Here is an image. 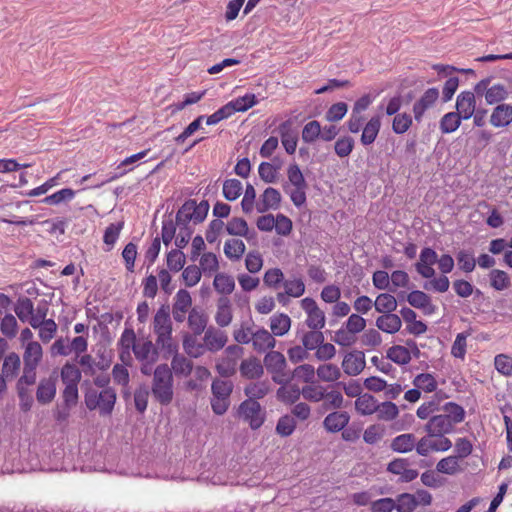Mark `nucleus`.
Wrapping results in <instances>:
<instances>
[{
    "label": "nucleus",
    "instance_id": "f257e3e1",
    "mask_svg": "<svg viewBox=\"0 0 512 512\" xmlns=\"http://www.w3.org/2000/svg\"><path fill=\"white\" fill-rule=\"evenodd\" d=\"M443 413L433 415L424 425L430 437L444 436L454 431L455 426L465 418V410L455 402H448L441 408Z\"/></svg>",
    "mask_w": 512,
    "mask_h": 512
},
{
    "label": "nucleus",
    "instance_id": "f03ea898",
    "mask_svg": "<svg viewBox=\"0 0 512 512\" xmlns=\"http://www.w3.org/2000/svg\"><path fill=\"white\" fill-rule=\"evenodd\" d=\"M153 331L156 337V346L168 358L178 351V344L172 338V321L170 306L163 304L159 307L153 318Z\"/></svg>",
    "mask_w": 512,
    "mask_h": 512
},
{
    "label": "nucleus",
    "instance_id": "7ed1b4c3",
    "mask_svg": "<svg viewBox=\"0 0 512 512\" xmlns=\"http://www.w3.org/2000/svg\"><path fill=\"white\" fill-rule=\"evenodd\" d=\"M442 274L450 273L454 268V259L450 254H443L438 258L436 251L430 247H424L419 255V260L414 264L415 269L423 278L431 279L435 276L434 264Z\"/></svg>",
    "mask_w": 512,
    "mask_h": 512
},
{
    "label": "nucleus",
    "instance_id": "20e7f679",
    "mask_svg": "<svg viewBox=\"0 0 512 512\" xmlns=\"http://www.w3.org/2000/svg\"><path fill=\"white\" fill-rule=\"evenodd\" d=\"M152 395L161 405H169L173 400V375L167 364L158 365L153 372Z\"/></svg>",
    "mask_w": 512,
    "mask_h": 512
},
{
    "label": "nucleus",
    "instance_id": "39448f33",
    "mask_svg": "<svg viewBox=\"0 0 512 512\" xmlns=\"http://www.w3.org/2000/svg\"><path fill=\"white\" fill-rule=\"evenodd\" d=\"M117 394L114 388H108L98 392L89 388L84 396L85 405L88 410L98 409L101 416H109L114 410Z\"/></svg>",
    "mask_w": 512,
    "mask_h": 512
},
{
    "label": "nucleus",
    "instance_id": "423d86ee",
    "mask_svg": "<svg viewBox=\"0 0 512 512\" xmlns=\"http://www.w3.org/2000/svg\"><path fill=\"white\" fill-rule=\"evenodd\" d=\"M263 365L272 375V380L276 384L286 385L293 379L291 372L286 369L287 361L281 352H268L264 357Z\"/></svg>",
    "mask_w": 512,
    "mask_h": 512
},
{
    "label": "nucleus",
    "instance_id": "0eeeda50",
    "mask_svg": "<svg viewBox=\"0 0 512 512\" xmlns=\"http://www.w3.org/2000/svg\"><path fill=\"white\" fill-rule=\"evenodd\" d=\"M209 211V203L206 200L197 203L196 200H187L176 214V225H189V222L194 224L201 223L205 220Z\"/></svg>",
    "mask_w": 512,
    "mask_h": 512
},
{
    "label": "nucleus",
    "instance_id": "6e6552de",
    "mask_svg": "<svg viewBox=\"0 0 512 512\" xmlns=\"http://www.w3.org/2000/svg\"><path fill=\"white\" fill-rule=\"evenodd\" d=\"M493 77L489 76L480 80L475 86L476 95L484 96L488 105L502 104L509 96L507 87L502 83H492Z\"/></svg>",
    "mask_w": 512,
    "mask_h": 512
},
{
    "label": "nucleus",
    "instance_id": "1a4fd4ad",
    "mask_svg": "<svg viewBox=\"0 0 512 512\" xmlns=\"http://www.w3.org/2000/svg\"><path fill=\"white\" fill-rule=\"evenodd\" d=\"M233 387V383L230 380H213L211 385V408L216 415H223L228 410Z\"/></svg>",
    "mask_w": 512,
    "mask_h": 512
},
{
    "label": "nucleus",
    "instance_id": "9d476101",
    "mask_svg": "<svg viewBox=\"0 0 512 512\" xmlns=\"http://www.w3.org/2000/svg\"><path fill=\"white\" fill-rule=\"evenodd\" d=\"M237 414L253 430L260 428L265 421V411L258 401L244 400L239 405Z\"/></svg>",
    "mask_w": 512,
    "mask_h": 512
},
{
    "label": "nucleus",
    "instance_id": "9b49d317",
    "mask_svg": "<svg viewBox=\"0 0 512 512\" xmlns=\"http://www.w3.org/2000/svg\"><path fill=\"white\" fill-rule=\"evenodd\" d=\"M301 307L307 314L305 323L308 328L321 330L325 326V313L318 307L313 298L306 297L302 299Z\"/></svg>",
    "mask_w": 512,
    "mask_h": 512
},
{
    "label": "nucleus",
    "instance_id": "f8f14e48",
    "mask_svg": "<svg viewBox=\"0 0 512 512\" xmlns=\"http://www.w3.org/2000/svg\"><path fill=\"white\" fill-rule=\"evenodd\" d=\"M57 371H53L48 377L42 378L36 390V399L39 404L47 405L50 404L57 392Z\"/></svg>",
    "mask_w": 512,
    "mask_h": 512
},
{
    "label": "nucleus",
    "instance_id": "ddd939ff",
    "mask_svg": "<svg viewBox=\"0 0 512 512\" xmlns=\"http://www.w3.org/2000/svg\"><path fill=\"white\" fill-rule=\"evenodd\" d=\"M203 341L204 348L210 352H217L225 347L228 336L225 331L210 326L205 330Z\"/></svg>",
    "mask_w": 512,
    "mask_h": 512
},
{
    "label": "nucleus",
    "instance_id": "4468645a",
    "mask_svg": "<svg viewBox=\"0 0 512 512\" xmlns=\"http://www.w3.org/2000/svg\"><path fill=\"white\" fill-rule=\"evenodd\" d=\"M281 143L285 151L292 155L295 153L298 143V133L293 130L291 120H286L278 126Z\"/></svg>",
    "mask_w": 512,
    "mask_h": 512
},
{
    "label": "nucleus",
    "instance_id": "2eb2a0df",
    "mask_svg": "<svg viewBox=\"0 0 512 512\" xmlns=\"http://www.w3.org/2000/svg\"><path fill=\"white\" fill-rule=\"evenodd\" d=\"M365 355L362 351H353L345 355L342 368L349 376L359 375L365 368Z\"/></svg>",
    "mask_w": 512,
    "mask_h": 512
},
{
    "label": "nucleus",
    "instance_id": "dca6fc26",
    "mask_svg": "<svg viewBox=\"0 0 512 512\" xmlns=\"http://www.w3.org/2000/svg\"><path fill=\"white\" fill-rule=\"evenodd\" d=\"M476 93L475 91H463L457 96L456 109L463 120L470 119L476 109Z\"/></svg>",
    "mask_w": 512,
    "mask_h": 512
},
{
    "label": "nucleus",
    "instance_id": "f3484780",
    "mask_svg": "<svg viewBox=\"0 0 512 512\" xmlns=\"http://www.w3.org/2000/svg\"><path fill=\"white\" fill-rule=\"evenodd\" d=\"M439 97V91L437 88H429L424 92L419 100L413 105L414 118L417 122L422 120V117L426 110L431 108Z\"/></svg>",
    "mask_w": 512,
    "mask_h": 512
},
{
    "label": "nucleus",
    "instance_id": "a211bd4d",
    "mask_svg": "<svg viewBox=\"0 0 512 512\" xmlns=\"http://www.w3.org/2000/svg\"><path fill=\"white\" fill-rule=\"evenodd\" d=\"M281 199V194L277 189L268 187L256 203V210L258 213H264L270 209L276 210L280 206Z\"/></svg>",
    "mask_w": 512,
    "mask_h": 512
},
{
    "label": "nucleus",
    "instance_id": "6ab92c4d",
    "mask_svg": "<svg viewBox=\"0 0 512 512\" xmlns=\"http://www.w3.org/2000/svg\"><path fill=\"white\" fill-rule=\"evenodd\" d=\"M490 124L495 128H504L512 122V104H498L492 110L489 119Z\"/></svg>",
    "mask_w": 512,
    "mask_h": 512
},
{
    "label": "nucleus",
    "instance_id": "aec40b11",
    "mask_svg": "<svg viewBox=\"0 0 512 512\" xmlns=\"http://www.w3.org/2000/svg\"><path fill=\"white\" fill-rule=\"evenodd\" d=\"M215 322L220 327H227L233 320L232 304L228 297L222 296L216 303Z\"/></svg>",
    "mask_w": 512,
    "mask_h": 512
},
{
    "label": "nucleus",
    "instance_id": "412c9836",
    "mask_svg": "<svg viewBox=\"0 0 512 512\" xmlns=\"http://www.w3.org/2000/svg\"><path fill=\"white\" fill-rule=\"evenodd\" d=\"M239 371L243 378L248 380H255L263 376L264 367L258 358L249 357L242 360Z\"/></svg>",
    "mask_w": 512,
    "mask_h": 512
},
{
    "label": "nucleus",
    "instance_id": "4be33fe9",
    "mask_svg": "<svg viewBox=\"0 0 512 512\" xmlns=\"http://www.w3.org/2000/svg\"><path fill=\"white\" fill-rule=\"evenodd\" d=\"M350 420V416L345 411H335L328 414L324 421L323 426L328 432L336 433L343 430Z\"/></svg>",
    "mask_w": 512,
    "mask_h": 512
},
{
    "label": "nucleus",
    "instance_id": "5701e85b",
    "mask_svg": "<svg viewBox=\"0 0 512 512\" xmlns=\"http://www.w3.org/2000/svg\"><path fill=\"white\" fill-rule=\"evenodd\" d=\"M381 129V116L374 115L365 124L361 134V144L363 146H369L376 140Z\"/></svg>",
    "mask_w": 512,
    "mask_h": 512
},
{
    "label": "nucleus",
    "instance_id": "b1692460",
    "mask_svg": "<svg viewBox=\"0 0 512 512\" xmlns=\"http://www.w3.org/2000/svg\"><path fill=\"white\" fill-rule=\"evenodd\" d=\"M407 301L411 306L422 309L425 313L431 314L435 311V306L431 303V297L423 291H411L407 295Z\"/></svg>",
    "mask_w": 512,
    "mask_h": 512
},
{
    "label": "nucleus",
    "instance_id": "393cba45",
    "mask_svg": "<svg viewBox=\"0 0 512 512\" xmlns=\"http://www.w3.org/2000/svg\"><path fill=\"white\" fill-rule=\"evenodd\" d=\"M251 334V342L257 352H265L268 349H273L276 345L275 338L266 329L262 328Z\"/></svg>",
    "mask_w": 512,
    "mask_h": 512
},
{
    "label": "nucleus",
    "instance_id": "a878e982",
    "mask_svg": "<svg viewBox=\"0 0 512 512\" xmlns=\"http://www.w3.org/2000/svg\"><path fill=\"white\" fill-rule=\"evenodd\" d=\"M158 349L156 343L153 344L152 341L146 340L142 343H137L136 346L133 347V352L139 361L151 360L152 362H156L158 359Z\"/></svg>",
    "mask_w": 512,
    "mask_h": 512
},
{
    "label": "nucleus",
    "instance_id": "bb28decb",
    "mask_svg": "<svg viewBox=\"0 0 512 512\" xmlns=\"http://www.w3.org/2000/svg\"><path fill=\"white\" fill-rule=\"evenodd\" d=\"M401 326V318L393 313L383 314L376 319V327L385 333L394 334L400 330Z\"/></svg>",
    "mask_w": 512,
    "mask_h": 512
},
{
    "label": "nucleus",
    "instance_id": "cd10ccee",
    "mask_svg": "<svg viewBox=\"0 0 512 512\" xmlns=\"http://www.w3.org/2000/svg\"><path fill=\"white\" fill-rule=\"evenodd\" d=\"M208 316L197 308H192L188 315V326L195 335H201L207 326Z\"/></svg>",
    "mask_w": 512,
    "mask_h": 512
},
{
    "label": "nucleus",
    "instance_id": "c85d7f7f",
    "mask_svg": "<svg viewBox=\"0 0 512 512\" xmlns=\"http://www.w3.org/2000/svg\"><path fill=\"white\" fill-rule=\"evenodd\" d=\"M415 444V435L412 433H406L395 437L391 442L390 448L398 453H407L414 449Z\"/></svg>",
    "mask_w": 512,
    "mask_h": 512
},
{
    "label": "nucleus",
    "instance_id": "c756f323",
    "mask_svg": "<svg viewBox=\"0 0 512 512\" xmlns=\"http://www.w3.org/2000/svg\"><path fill=\"white\" fill-rule=\"evenodd\" d=\"M60 376L65 386H78L79 382L81 381L82 373L75 364L66 362L61 368Z\"/></svg>",
    "mask_w": 512,
    "mask_h": 512
},
{
    "label": "nucleus",
    "instance_id": "7c9ffc66",
    "mask_svg": "<svg viewBox=\"0 0 512 512\" xmlns=\"http://www.w3.org/2000/svg\"><path fill=\"white\" fill-rule=\"evenodd\" d=\"M21 366V360L17 353H9L3 361L2 375L6 378H14L17 376Z\"/></svg>",
    "mask_w": 512,
    "mask_h": 512
},
{
    "label": "nucleus",
    "instance_id": "2f4dec72",
    "mask_svg": "<svg viewBox=\"0 0 512 512\" xmlns=\"http://www.w3.org/2000/svg\"><path fill=\"white\" fill-rule=\"evenodd\" d=\"M173 358L171 361V370L174 371L176 375L188 376L190 375L193 369V363L191 360L186 358L184 355H180L177 353L172 354Z\"/></svg>",
    "mask_w": 512,
    "mask_h": 512
},
{
    "label": "nucleus",
    "instance_id": "473e14b6",
    "mask_svg": "<svg viewBox=\"0 0 512 512\" xmlns=\"http://www.w3.org/2000/svg\"><path fill=\"white\" fill-rule=\"evenodd\" d=\"M270 390L267 381L251 382L244 388V393L248 397L247 400H254L264 398Z\"/></svg>",
    "mask_w": 512,
    "mask_h": 512
},
{
    "label": "nucleus",
    "instance_id": "72a5a7b5",
    "mask_svg": "<svg viewBox=\"0 0 512 512\" xmlns=\"http://www.w3.org/2000/svg\"><path fill=\"white\" fill-rule=\"evenodd\" d=\"M377 400L370 394L359 396L355 401V408L361 415H371L377 410Z\"/></svg>",
    "mask_w": 512,
    "mask_h": 512
},
{
    "label": "nucleus",
    "instance_id": "f704fd0d",
    "mask_svg": "<svg viewBox=\"0 0 512 512\" xmlns=\"http://www.w3.org/2000/svg\"><path fill=\"white\" fill-rule=\"evenodd\" d=\"M375 310L379 313H392L397 308L395 297L388 293L379 294L374 302Z\"/></svg>",
    "mask_w": 512,
    "mask_h": 512
},
{
    "label": "nucleus",
    "instance_id": "c9c22d12",
    "mask_svg": "<svg viewBox=\"0 0 512 512\" xmlns=\"http://www.w3.org/2000/svg\"><path fill=\"white\" fill-rule=\"evenodd\" d=\"M291 326V319L286 314L274 315L271 317L270 328L275 336H283Z\"/></svg>",
    "mask_w": 512,
    "mask_h": 512
},
{
    "label": "nucleus",
    "instance_id": "e433bc0d",
    "mask_svg": "<svg viewBox=\"0 0 512 512\" xmlns=\"http://www.w3.org/2000/svg\"><path fill=\"white\" fill-rule=\"evenodd\" d=\"M213 285L215 290L224 296L231 294L235 288V281L232 276L219 273L215 276Z\"/></svg>",
    "mask_w": 512,
    "mask_h": 512
},
{
    "label": "nucleus",
    "instance_id": "4c0bfd02",
    "mask_svg": "<svg viewBox=\"0 0 512 512\" xmlns=\"http://www.w3.org/2000/svg\"><path fill=\"white\" fill-rule=\"evenodd\" d=\"M463 117L457 112L446 113L440 120V130L444 134L456 131Z\"/></svg>",
    "mask_w": 512,
    "mask_h": 512
},
{
    "label": "nucleus",
    "instance_id": "58836bf2",
    "mask_svg": "<svg viewBox=\"0 0 512 512\" xmlns=\"http://www.w3.org/2000/svg\"><path fill=\"white\" fill-rule=\"evenodd\" d=\"M490 285L497 291L508 289L511 286L509 275L499 269H493L489 273Z\"/></svg>",
    "mask_w": 512,
    "mask_h": 512
},
{
    "label": "nucleus",
    "instance_id": "ea45409f",
    "mask_svg": "<svg viewBox=\"0 0 512 512\" xmlns=\"http://www.w3.org/2000/svg\"><path fill=\"white\" fill-rule=\"evenodd\" d=\"M42 347L38 342L30 341L25 349L23 359L24 364L28 363L32 366H38L42 359Z\"/></svg>",
    "mask_w": 512,
    "mask_h": 512
},
{
    "label": "nucleus",
    "instance_id": "a19ab883",
    "mask_svg": "<svg viewBox=\"0 0 512 512\" xmlns=\"http://www.w3.org/2000/svg\"><path fill=\"white\" fill-rule=\"evenodd\" d=\"M258 103L255 94H245L235 100L228 102L232 112H245Z\"/></svg>",
    "mask_w": 512,
    "mask_h": 512
},
{
    "label": "nucleus",
    "instance_id": "79ce46f5",
    "mask_svg": "<svg viewBox=\"0 0 512 512\" xmlns=\"http://www.w3.org/2000/svg\"><path fill=\"white\" fill-rule=\"evenodd\" d=\"M14 311L22 322H26L34 312V304L30 298L20 297L14 307Z\"/></svg>",
    "mask_w": 512,
    "mask_h": 512
},
{
    "label": "nucleus",
    "instance_id": "37998d69",
    "mask_svg": "<svg viewBox=\"0 0 512 512\" xmlns=\"http://www.w3.org/2000/svg\"><path fill=\"white\" fill-rule=\"evenodd\" d=\"M276 394L277 398L280 401L286 404H294L299 400L300 396L302 395V389L300 390L299 387L296 385H291L288 388L282 385V387H280L277 390Z\"/></svg>",
    "mask_w": 512,
    "mask_h": 512
},
{
    "label": "nucleus",
    "instance_id": "c03bdc74",
    "mask_svg": "<svg viewBox=\"0 0 512 512\" xmlns=\"http://www.w3.org/2000/svg\"><path fill=\"white\" fill-rule=\"evenodd\" d=\"M322 127L319 121L312 120L304 125L302 129V140L305 143H314L317 139H320Z\"/></svg>",
    "mask_w": 512,
    "mask_h": 512
},
{
    "label": "nucleus",
    "instance_id": "a18cd8bd",
    "mask_svg": "<svg viewBox=\"0 0 512 512\" xmlns=\"http://www.w3.org/2000/svg\"><path fill=\"white\" fill-rule=\"evenodd\" d=\"M377 414V418L383 421H391L395 419L399 410L396 404L391 401H385L377 404V410L375 412Z\"/></svg>",
    "mask_w": 512,
    "mask_h": 512
},
{
    "label": "nucleus",
    "instance_id": "49530a36",
    "mask_svg": "<svg viewBox=\"0 0 512 512\" xmlns=\"http://www.w3.org/2000/svg\"><path fill=\"white\" fill-rule=\"evenodd\" d=\"M395 501L398 512H413L418 506L416 496L410 493L399 494Z\"/></svg>",
    "mask_w": 512,
    "mask_h": 512
},
{
    "label": "nucleus",
    "instance_id": "de8ad7c7",
    "mask_svg": "<svg viewBox=\"0 0 512 512\" xmlns=\"http://www.w3.org/2000/svg\"><path fill=\"white\" fill-rule=\"evenodd\" d=\"M245 252V244L240 239H230L225 242L224 253L227 258L238 260Z\"/></svg>",
    "mask_w": 512,
    "mask_h": 512
},
{
    "label": "nucleus",
    "instance_id": "09e8293b",
    "mask_svg": "<svg viewBox=\"0 0 512 512\" xmlns=\"http://www.w3.org/2000/svg\"><path fill=\"white\" fill-rule=\"evenodd\" d=\"M243 186L238 179H227L223 183V196L228 201L236 200L242 193Z\"/></svg>",
    "mask_w": 512,
    "mask_h": 512
},
{
    "label": "nucleus",
    "instance_id": "8fccbe9b",
    "mask_svg": "<svg viewBox=\"0 0 512 512\" xmlns=\"http://www.w3.org/2000/svg\"><path fill=\"white\" fill-rule=\"evenodd\" d=\"M317 375L324 382H334L341 377V371L335 364H323L317 368Z\"/></svg>",
    "mask_w": 512,
    "mask_h": 512
},
{
    "label": "nucleus",
    "instance_id": "3c124183",
    "mask_svg": "<svg viewBox=\"0 0 512 512\" xmlns=\"http://www.w3.org/2000/svg\"><path fill=\"white\" fill-rule=\"evenodd\" d=\"M387 358L397 364L405 365L410 362L411 355L406 347L395 345L388 349Z\"/></svg>",
    "mask_w": 512,
    "mask_h": 512
},
{
    "label": "nucleus",
    "instance_id": "603ef678",
    "mask_svg": "<svg viewBox=\"0 0 512 512\" xmlns=\"http://www.w3.org/2000/svg\"><path fill=\"white\" fill-rule=\"evenodd\" d=\"M301 342L307 350L318 349V347L324 342V335L320 330L311 329V331L303 333Z\"/></svg>",
    "mask_w": 512,
    "mask_h": 512
},
{
    "label": "nucleus",
    "instance_id": "864d4df0",
    "mask_svg": "<svg viewBox=\"0 0 512 512\" xmlns=\"http://www.w3.org/2000/svg\"><path fill=\"white\" fill-rule=\"evenodd\" d=\"M226 231L229 235L248 238L249 228L245 219L234 217L227 223Z\"/></svg>",
    "mask_w": 512,
    "mask_h": 512
},
{
    "label": "nucleus",
    "instance_id": "5fc2aeb1",
    "mask_svg": "<svg viewBox=\"0 0 512 512\" xmlns=\"http://www.w3.org/2000/svg\"><path fill=\"white\" fill-rule=\"evenodd\" d=\"M124 222L110 224L104 232L103 242L107 245L106 251H110L119 238L120 232L123 229Z\"/></svg>",
    "mask_w": 512,
    "mask_h": 512
},
{
    "label": "nucleus",
    "instance_id": "6e6d98bb",
    "mask_svg": "<svg viewBox=\"0 0 512 512\" xmlns=\"http://www.w3.org/2000/svg\"><path fill=\"white\" fill-rule=\"evenodd\" d=\"M471 335V329L459 333L451 347V354L455 358L464 359L466 354L467 338Z\"/></svg>",
    "mask_w": 512,
    "mask_h": 512
},
{
    "label": "nucleus",
    "instance_id": "4d7b16f0",
    "mask_svg": "<svg viewBox=\"0 0 512 512\" xmlns=\"http://www.w3.org/2000/svg\"><path fill=\"white\" fill-rule=\"evenodd\" d=\"M280 169H281L280 163H279V165H276V164H271L269 162H262L259 165L258 172H259L260 178L265 183H274L277 178V172Z\"/></svg>",
    "mask_w": 512,
    "mask_h": 512
},
{
    "label": "nucleus",
    "instance_id": "13d9d810",
    "mask_svg": "<svg viewBox=\"0 0 512 512\" xmlns=\"http://www.w3.org/2000/svg\"><path fill=\"white\" fill-rule=\"evenodd\" d=\"M296 425L295 418L292 415L286 414L279 418L276 425V432L282 437H288L294 432Z\"/></svg>",
    "mask_w": 512,
    "mask_h": 512
},
{
    "label": "nucleus",
    "instance_id": "bf43d9fd",
    "mask_svg": "<svg viewBox=\"0 0 512 512\" xmlns=\"http://www.w3.org/2000/svg\"><path fill=\"white\" fill-rule=\"evenodd\" d=\"M186 262L185 254L179 249H173L167 254V267L170 271L179 272Z\"/></svg>",
    "mask_w": 512,
    "mask_h": 512
},
{
    "label": "nucleus",
    "instance_id": "052dcab7",
    "mask_svg": "<svg viewBox=\"0 0 512 512\" xmlns=\"http://www.w3.org/2000/svg\"><path fill=\"white\" fill-rule=\"evenodd\" d=\"M74 196V190H72L71 188H64L55 192L52 195L45 197L43 200H41V202L47 205H57L60 204L61 202L72 200Z\"/></svg>",
    "mask_w": 512,
    "mask_h": 512
},
{
    "label": "nucleus",
    "instance_id": "680f3d73",
    "mask_svg": "<svg viewBox=\"0 0 512 512\" xmlns=\"http://www.w3.org/2000/svg\"><path fill=\"white\" fill-rule=\"evenodd\" d=\"M354 144V139L352 137H340L334 144V151L340 158L347 157L353 151Z\"/></svg>",
    "mask_w": 512,
    "mask_h": 512
},
{
    "label": "nucleus",
    "instance_id": "e2e57ef3",
    "mask_svg": "<svg viewBox=\"0 0 512 512\" xmlns=\"http://www.w3.org/2000/svg\"><path fill=\"white\" fill-rule=\"evenodd\" d=\"M413 384L418 389H422L425 392H433L437 388V382L435 378L429 373L418 374L414 378Z\"/></svg>",
    "mask_w": 512,
    "mask_h": 512
},
{
    "label": "nucleus",
    "instance_id": "0e129e2a",
    "mask_svg": "<svg viewBox=\"0 0 512 512\" xmlns=\"http://www.w3.org/2000/svg\"><path fill=\"white\" fill-rule=\"evenodd\" d=\"M456 258H457L460 270H462L466 273H470L475 269L476 260L470 251L460 250L457 253Z\"/></svg>",
    "mask_w": 512,
    "mask_h": 512
},
{
    "label": "nucleus",
    "instance_id": "69168bd1",
    "mask_svg": "<svg viewBox=\"0 0 512 512\" xmlns=\"http://www.w3.org/2000/svg\"><path fill=\"white\" fill-rule=\"evenodd\" d=\"M412 125V117L407 113H399L394 116L392 130L396 134H404Z\"/></svg>",
    "mask_w": 512,
    "mask_h": 512
},
{
    "label": "nucleus",
    "instance_id": "338daca9",
    "mask_svg": "<svg viewBox=\"0 0 512 512\" xmlns=\"http://www.w3.org/2000/svg\"><path fill=\"white\" fill-rule=\"evenodd\" d=\"M436 470L443 474H456L459 471V463L457 457L449 456L441 459L436 465Z\"/></svg>",
    "mask_w": 512,
    "mask_h": 512
},
{
    "label": "nucleus",
    "instance_id": "774afa93",
    "mask_svg": "<svg viewBox=\"0 0 512 512\" xmlns=\"http://www.w3.org/2000/svg\"><path fill=\"white\" fill-rule=\"evenodd\" d=\"M348 105L344 102H338L329 107L325 114V119L329 122H338L346 115Z\"/></svg>",
    "mask_w": 512,
    "mask_h": 512
}]
</instances>
